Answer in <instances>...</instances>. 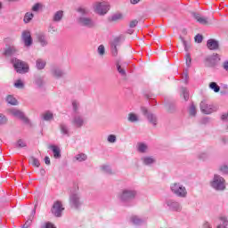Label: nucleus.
<instances>
[{"label": "nucleus", "instance_id": "nucleus-1", "mask_svg": "<svg viewBox=\"0 0 228 228\" xmlns=\"http://www.w3.org/2000/svg\"><path fill=\"white\" fill-rule=\"evenodd\" d=\"M138 191L134 189H123L118 194V199L124 206H131V202L136 199Z\"/></svg>", "mask_w": 228, "mask_h": 228}, {"label": "nucleus", "instance_id": "nucleus-2", "mask_svg": "<svg viewBox=\"0 0 228 228\" xmlns=\"http://www.w3.org/2000/svg\"><path fill=\"white\" fill-rule=\"evenodd\" d=\"M77 12L82 15L77 19V24H79L82 28H87L89 29L95 28V21H94L92 18L85 16L86 13H88V10L84 7H78Z\"/></svg>", "mask_w": 228, "mask_h": 228}, {"label": "nucleus", "instance_id": "nucleus-3", "mask_svg": "<svg viewBox=\"0 0 228 228\" xmlns=\"http://www.w3.org/2000/svg\"><path fill=\"white\" fill-rule=\"evenodd\" d=\"M77 190H79V187H77L75 191H71L69 194V202L71 209H81L83 208V199Z\"/></svg>", "mask_w": 228, "mask_h": 228}, {"label": "nucleus", "instance_id": "nucleus-4", "mask_svg": "<svg viewBox=\"0 0 228 228\" xmlns=\"http://www.w3.org/2000/svg\"><path fill=\"white\" fill-rule=\"evenodd\" d=\"M170 190L173 195L179 199H186L188 197V191L186 187L181 183H174L170 185Z\"/></svg>", "mask_w": 228, "mask_h": 228}, {"label": "nucleus", "instance_id": "nucleus-5", "mask_svg": "<svg viewBox=\"0 0 228 228\" xmlns=\"http://www.w3.org/2000/svg\"><path fill=\"white\" fill-rule=\"evenodd\" d=\"M210 186L216 191H224L227 187L225 179L219 175H214L212 181H210Z\"/></svg>", "mask_w": 228, "mask_h": 228}, {"label": "nucleus", "instance_id": "nucleus-6", "mask_svg": "<svg viewBox=\"0 0 228 228\" xmlns=\"http://www.w3.org/2000/svg\"><path fill=\"white\" fill-rule=\"evenodd\" d=\"M95 13L98 15H106L110 12V3L108 2H95L93 5Z\"/></svg>", "mask_w": 228, "mask_h": 228}, {"label": "nucleus", "instance_id": "nucleus-7", "mask_svg": "<svg viewBox=\"0 0 228 228\" xmlns=\"http://www.w3.org/2000/svg\"><path fill=\"white\" fill-rule=\"evenodd\" d=\"M12 63L16 72H19L20 74H26V72H28L29 69V67H28V64H26V62L18 59L12 60Z\"/></svg>", "mask_w": 228, "mask_h": 228}, {"label": "nucleus", "instance_id": "nucleus-8", "mask_svg": "<svg viewBox=\"0 0 228 228\" xmlns=\"http://www.w3.org/2000/svg\"><path fill=\"white\" fill-rule=\"evenodd\" d=\"M141 110L142 115L146 117L148 122L151 124V126H158V116H156V114L149 111V110H147L145 107H142Z\"/></svg>", "mask_w": 228, "mask_h": 228}, {"label": "nucleus", "instance_id": "nucleus-9", "mask_svg": "<svg viewBox=\"0 0 228 228\" xmlns=\"http://www.w3.org/2000/svg\"><path fill=\"white\" fill-rule=\"evenodd\" d=\"M149 217L147 216L132 215L129 218L130 224L134 225H145Z\"/></svg>", "mask_w": 228, "mask_h": 228}, {"label": "nucleus", "instance_id": "nucleus-10", "mask_svg": "<svg viewBox=\"0 0 228 228\" xmlns=\"http://www.w3.org/2000/svg\"><path fill=\"white\" fill-rule=\"evenodd\" d=\"M165 205L169 209V211H175L177 213L181 212L183 210V207L181 206V203L175 200H167L165 202Z\"/></svg>", "mask_w": 228, "mask_h": 228}, {"label": "nucleus", "instance_id": "nucleus-11", "mask_svg": "<svg viewBox=\"0 0 228 228\" xmlns=\"http://www.w3.org/2000/svg\"><path fill=\"white\" fill-rule=\"evenodd\" d=\"M200 111L205 115H211V113H215L216 111V107L213 104H209L207 101H202L200 105Z\"/></svg>", "mask_w": 228, "mask_h": 228}, {"label": "nucleus", "instance_id": "nucleus-12", "mask_svg": "<svg viewBox=\"0 0 228 228\" xmlns=\"http://www.w3.org/2000/svg\"><path fill=\"white\" fill-rule=\"evenodd\" d=\"M63 211H65V208H63V204H61V201L60 200L55 201L52 207L53 216H56L57 218H61Z\"/></svg>", "mask_w": 228, "mask_h": 228}, {"label": "nucleus", "instance_id": "nucleus-13", "mask_svg": "<svg viewBox=\"0 0 228 228\" xmlns=\"http://www.w3.org/2000/svg\"><path fill=\"white\" fill-rule=\"evenodd\" d=\"M220 60V55L218 53H213L212 55L206 57L205 63L207 67H215Z\"/></svg>", "mask_w": 228, "mask_h": 228}, {"label": "nucleus", "instance_id": "nucleus-14", "mask_svg": "<svg viewBox=\"0 0 228 228\" xmlns=\"http://www.w3.org/2000/svg\"><path fill=\"white\" fill-rule=\"evenodd\" d=\"M37 40L41 47H47L49 45V40L45 32H38L36 34Z\"/></svg>", "mask_w": 228, "mask_h": 228}, {"label": "nucleus", "instance_id": "nucleus-15", "mask_svg": "<svg viewBox=\"0 0 228 228\" xmlns=\"http://www.w3.org/2000/svg\"><path fill=\"white\" fill-rule=\"evenodd\" d=\"M71 124L74 127L81 128L85 126V118L79 114H74L71 119Z\"/></svg>", "mask_w": 228, "mask_h": 228}, {"label": "nucleus", "instance_id": "nucleus-16", "mask_svg": "<svg viewBox=\"0 0 228 228\" xmlns=\"http://www.w3.org/2000/svg\"><path fill=\"white\" fill-rule=\"evenodd\" d=\"M21 39L25 47H29L33 45V38L31 37V32L25 30L21 34Z\"/></svg>", "mask_w": 228, "mask_h": 228}, {"label": "nucleus", "instance_id": "nucleus-17", "mask_svg": "<svg viewBox=\"0 0 228 228\" xmlns=\"http://www.w3.org/2000/svg\"><path fill=\"white\" fill-rule=\"evenodd\" d=\"M11 113L12 115H13V117H16L17 118H20V120L25 122V124H29V119L26 118V115H24V112L19 110H12Z\"/></svg>", "mask_w": 228, "mask_h": 228}, {"label": "nucleus", "instance_id": "nucleus-18", "mask_svg": "<svg viewBox=\"0 0 228 228\" xmlns=\"http://www.w3.org/2000/svg\"><path fill=\"white\" fill-rule=\"evenodd\" d=\"M207 47L209 51H218L220 49V43L216 39H208L207 41Z\"/></svg>", "mask_w": 228, "mask_h": 228}, {"label": "nucleus", "instance_id": "nucleus-19", "mask_svg": "<svg viewBox=\"0 0 228 228\" xmlns=\"http://www.w3.org/2000/svg\"><path fill=\"white\" fill-rule=\"evenodd\" d=\"M51 72L53 77H56L57 79H60V77H63V76H65V71L59 67L52 68Z\"/></svg>", "mask_w": 228, "mask_h": 228}, {"label": "nucleus", "instance_id": "nucleus-20", "mask_svg": "<svg viewBox=\"0 0 228 228\" xmlns=\"http://www.w3.org/2000/svg\"><path fill=\"white\" fill-rule=\"evenodd\" d=\"M143 165L146 167H151V165H154L156 163V158L152 156H144L141 159Z\"/></svg>", "mask_w": 228, "mask_h": 228}, {"label": "nucleus", "instance_id": "nucleus-21", "mask_svg": "<svg viewBox=\"0 0 228 228\" xmlns=\"http://www.w3.org/2000/svg\"><path fill=\"white\" fill-rule=\"evenodd\" d=\"M60 131L64 136H70V128L65 123L60 124Z\"/></svg>", "mask_w": 228, "mask_h": 228}, {"label": "nucleus", "instance_id": "nucleus-22", "mask_svg": "<svg viewBox=\"0 0 228 228\" xmlns=\"http://www.w3.org/2000/svg\"><path fill=\"white\" fill-rule=\"evenodd\" d=\"M192 15H193L194 19L197 20V22H199L200 24H203V25L208 24V18L201 16L200 14H199L197 12H193Z\"/></svg>", "mask_w": 228, "mask_h": 228}, {"label": "nucleus", "instance_id": "nucleus-23", "mask_svg": "<svg viewBox=\"0 0 228 228\" xmlns=\"http://www.w3.org/2000/svg\"><path fill=\"white\" fill-rule=\"evenodd\" d=\"M49 149H51V151H53V158L55 159H60V158H61V151H60L58 146H56V145H50Z\"/></svg>", "mask_w": 228, "mask_h": 228}, {"label": "nucleus", "instance_id": "nucleus-24", "mask_svg": "<svg viewBox=\"0 0 228 228\" xmlns=\"http://www.w3.org/2000/svg\"><path fill=\"white\" fill-rule=\"evenodd\" d=\"M45 65H47V62L44 59H37L36 61V69L37 70H44L45 69Z\"/></svg>", "mask_w": 228, "mask_h": 228}, {"label": "nucleus", "instance_id": "nucleus-25", "mask_svg": "<svg viewBox=\"0 0 228 228\" xmlns=\"http://www.w3.org/2000/svg\"><path fill=\"white\" fill-rule=\"evenodd\" d=\"M63 19V11L60 10L54 12L52 20L53 22H61Z\"/></svg>", "mask_w": 228, "mask_h": 228}, {"label": "nucleus", "instance_id": "nucleus-26", "mask_svg": "<svg viewBox=\"0 0 228 228\" xmlns=\"http://www.w3.org/2000/svg\"><path fill=\"white\" fill-rule=\"evenodd\" d=\"M137 151L141 154H145V152H148L149 151V146L146 143L139 142L137 144Z\"/></svg>", "mask_w": 228, "mask_h": 228}, {"label": "nucleus", "instance_id": "nucleus-27", "mask_svg": "<svg viewBox=\"0 0 228 228\" xmlns=\"http://www.w3.org/2000/svg\"><path fill=\"white\" fill-rule=\"evenodd\" d=\"M19 51L15 46H9L7 49L4 51V55L5 56H13V54H17Z\"/></svg>", "mask_w": 228, "mask_h": 228}, {"label": "nucleus", "instance_id": "nucleus-28", "mask_svg": "<svg viewBox=\"0 0 228 228\" xmlns=\"http://www.w3.org/2000/svg\"><path fill=\"white\" fill-rule=\"evenodd\" d=\"M74 159L76 161H78V163H83V161H86L88 159V156L85 153H78Z\"/></svg>", "mask_w": 228, "mask_h": 228}, {"label": "nucleus", "instance_id": "nucleus-29", "mask_svg": "<svg viewBox=\"0 0 228 228\" xmlns=\"http://www.w3.org/2000/svg\"><path fill=\"white\" fill-rule=\"evenodd\" d=\"M220 224L217 225V228H228V220L225 216L219 217Z\"/></svg>", "mask_w": 228, "mask_h": 228}, {"label": "nucleus", "instance_id": "nucleus-30", "mask_svg": "<svg viewBox=\"0 0 228 228\" xmlns=\"http://www.w3.org/2000/svg\"><path fill=\"white\" fill-rule=\"evenodd\" d=\"M208 88H210V90H213V92H215V94H218V92H220V86H218V84H216V82L209 83Z\"/></svg>", "mask_w": 228, "mask_h": 228}, {"label": "nucleus", "instance_id": "nucleus-31", "mask_svg": "<svg viewBox=\"0 0 228 228\" xmlns=\"http://www.w3.org/2000/svg\"><path fill=\"white\" fill-rule=\"evenodd\" d=\"M79 108H80L79 102L76 100L72 101V109L75 115H79Z\"/></svg>", "mask_w": 228, "mask_h": 228}, {"label": "nucleus", "instance_id": "nucleus-32", "mask_svg": "<svg viewBox=\"0 0 228 228\" xmlns=\"http://www.w3.org/2000/svg\"><path fill=\"white\" fill-rule=\"evenodd\" d=\"M54 118V115L51 111H46L43 114V119L49 122Z\"/></svg>", "mask_w": 228, "mask_h": 228}, {"label": "nucleus", "instance_id": "nucleus-33", "mask_svg": "<svg viewBox=\"0 0 228 228\" xmlns=\"http://www.w3.org/2000/svg\"><path fill=\"white\" fill-rule=\"evenodd\" d=\"M6 102L8 104H11L12 106H17V104H18L17 99H15V97H13V95H8L6 97Z\"/></svg>", "mask_w": 228, "mask_h": 228}, {"label": "nucleus", "instance_id": "nucleus-34", "mask_svg": "<svg viewBox=\"0 0 228 228\" xmlns=\"http://www.w3.org/2000/svg\"><path fill=\"white\" fill-rule=\"evenodd\" d=\"M33 17H35V14H33V12H26L23 19L25 24H28V22H31V20H33Z\"/></svg>", "mask_w": 228, "mask_h": 228}, {"label": "nucleus", "instance_id": "nucleus-35", "mask_svg": "<svg viewBox=\"0 0 228 228\" xmlns=\"http://www.w3.org/2000/svg\"><path fill=\"white\" fill-rule=\"evenodd\" d=\"M209 158V153L207 151H202L198 154V159H200L201 161H206Z\"/></svg>", "mask_w": 228, "mask_h": 228}, {"label": "nucleus", "instance_id": "nucleus-36", "mask_svg": "<svg viewBox=\"0 0 228 228\" xmlns=\"http://www.w3.org/2000/svg\"><path fill=\"white\" fill-rule=\"evenodd\" d=\"M29 163H31V165L33 167H36L37 168H38V167H40V160H38V159H37L35 157L29 158Z\"/></svg>", "mask_w": 228, "mask_h": 228}, {"label": "nucleus", "instance_id": "nucleus-37", "mask_svg": "<svg viewBox=\"0 0 228 228\" xmlns=\"http://www.w3.org/2000/svg\"><path fill=\"white\" fill-rule=\"evenodd\" d=\"M189 114L191 115V117H195L197 115V107H195V104H191L189 108Z\"/></svg>", "mask_w": 228, "mask_h": 228}, {"label": "nucleus", "instance_id": "nucleus-38", "mask_svg": "<svg viewBox=\"0 0 228 228\" xmlns=\"http://www.w3.org/2000/svg\"><path fill=\"white\" fill-rule=\"evenodd\" d=\"M128 122H138V116L133 112L128 114Z\"/></svg>", "mask_w": 228, "mask_h": 228}, {"label": "nucleus", "instance_id": "nucleus-39", "mask_svg": "<svg viewBox=\"0 0 228 228\" xmlns=\"http://www.w3.org/2000/svg\"><path fill=\"white\" fill-rule=\"evenodd\" d=\"M181 92L184 101H188L190 99V94L188 93V89H186V87H182Z\"/></svg>", "mask_w": 228, "mask_h": 228}, {"label": "nucleus", "instance_id": "nucleus-40", "mask_svg": "<svg viewBox=\"0 0 228 228\" xmlns=\"http://www.w3.org/2000/svg\"><path fill=\"white\" fill-rule=\"evenodd\" d=\"M102 170L105 174H109V175L113 174V171L111 170V167H110V166H108V165H103V166H102Z\"/></svg>", "mask_w": 228, "mask_h": 228}, {"label": "nucleus", "instance_id": "nucleus-41", "mask_svg": "<svg viewBox=\"0 0 228 228\" xmlns=\"http://www.w3.org/2000/svg\"><path fill=\"white\" fill-rule=\"evenodd\" d=\"M14 87L18 88L19 90H22V88H24V82H22L20 79L16 80L14 83Z\"/></svg>", "mask_w": 228, "mask_h": 228}, {"label": "nucleus", "instance_id": "nucleus-42", "mask_svg": "<svg viewBox=\"0 0 228 228\" xmlns=\"http://www.w3.org/2000/svg\"><path fill=\"white\" fill-rule=\"evenodd\" d=\"M15 147L17 149H24V147H26V142L24 141H22V139H20L15 143Z\"/></svg>", "mask_w": 228, "mask_h": 228}, {"label": "nucleus", "instance_id": "nucleus-43", "mask_svg": "<svg viewBox=\"0 0 228 228\" xmlns=\"http://www.w3.org/2000/svg\"><path fill=\"white\" fill-rule=\"evenodd\" d=\"M118 72L120 74V76L126 77V69L124 68H122V66L120 64H117L116 65Z\"/></svg>", "mask_w": 228, "mask_h": 228}, {"label": "nucleus", "instance_id": "nucleus-44", "mask_svg": "<svg viewBox=\"0 0 228 228\" xmlns=\"http://www.w3.org/2000/svg\"><path fill=\"white\" fill-rule=\"evenodd\" d=\"M5 124H8V118L4 114L0 113V126H5Z\"/></svg>", "mask_w": 228, "mask_h": 228}, {"label": "nucleus", "instance_id": "nucleus-45", "mask_svg": "<svg viewBox=\"0 0 228 228\" xmlns=\"http://www.w3.org/2000/svg\"><path fill=\"white\" fill-rule=\"evenodd\" d=\"M107 142L109 143H116L117 142V135L109 134L108 137H107Z\"/></svg>", "mask_w": 228, "mask_h": 228}, {"label": "nucleus", "instance_id": "nucleus-46", "mask_svg": "<svg viewBox=\"0 0 228 228\" xmlns=\"http://www.w3.org/2000/svg\"><path fill=\"white\" fill-rule=\"evenodd\" d=\"M97 51L100 56H104V54L106 53V48L104 47V45H99Z\"/></svg>", "mask_w": 228, "mask_h": 228}, {"label": "nucleus", "instance_id": "nucleus-47", "mask_svg": "<svg viewBox=\"0 0 228 228\" xmlns=\"http://www.w3.org/2000/svg\"><path fill=\"white\" fill-rule=\"evenodd\" d=\"M43 7L44 5L42 4L37 3L32 6V12H38L42 10Z\"/></svg>", "mask_w": 228, "mask_h": 228}, {"label": "nucleus", "instance_id": "nucleus-48", "mask_svg": "<svg viewBox=\"0 0 228 228\" xmlns=\"http://www.w3.org/2000/svg\"><path fill=\"white\" fill-rule=\"evenodd\" d=\"M120 37H115L113 42L111 43V45L114 47H118V45H120Z\"/></svg>", "mask_w": 228, "mask_h": 228}, {"label": "nucleus", "instance_id": "nucleus-49", "mask_svg": "<svg viewBox=\"0 0 228 228\" xmlns=\"http://www.w3.org/2000/svg\"><path fill=\"white\" fill-rule=\"evenodd\" d=\"M56 31H58V29H56V27H54V25L50 24L48 27V33H51V35H53V33H56Z\"/></svg>", "mask_w": 228, "mask_h": 228}, {"label": "nucleus", "instance_id": "nucleus-50", "mask_svg": "<svg viewBox=\"0 0 228 228\" xmlns=\"http://www.w3.org/2000/svg\"><path fill=\"white\" fill-rule=\"evenodd\" d=\"M203 39L204 37L200 34L196 35V37H194V40L195 42H197V44H202Z\"/></svg>", "mask_w": 228, "mask_h": 228}, {"label": "nucleus", "instance_id": "nucleus-51", "mask_svg": "<svg viewBox=\"0 0 228 228\" xmlns=\"http://www.w3.org/2000/svg\"><path fill=\"white\" fill-rule=\"evenodd\" d=\"M220 172L223 174H228V164L227 165H223L219 168Z\"/></svg>", "mask_w": 228, "mask_h": 228}, {"label": "nucleus", "instance_id": "nucleus-52", "mask_svg": "<svg viewBox=\"0 0 228 228\" xmlns=\"http://www.w3.org/2000/svg\"><path fill=\"white\" fill-rule=\"evenodd\" d=\"M41 228H56V227L52 223L47 222V223H44Z\"/></svg>", "mask_w": 228, "mask_h": 228}, {"label": "nucleus", "instance_id": "nucleus-53", "mask_svg": "<svg viewBox=\"0 0 228 228\" xmlns=\"http://www.w3.org/2000/svg\"><path fill=\"white\" fill-rule=\"evenodd\" d=\"M33 223V219L29 217L28 220L26 221V223L22 225V228H28L31 227V224Z\"/></svg>", "mask_w": 228, "mask_h": 228}, {"label": "nucleus", "instance_id": "nucleus-54", "mask_svg": "<svg viewBox=\"0 0 228 228\" xmlns=\"http://www.w3.org/2000/svg\"><path fill=\"white\" fill-rule=\"evenodd\" d=\"M185 61H186L187 67H190V65H191V57L190 56V53H187L185 55Z\"/></svg>", "mask_w": 228, "mask_h": 228}, {"label": "nucleus", "instance_id": "nucleus-55", "mask_svg": "<svg viewBox=\"0 0 228 228\" xmlns=\"http://www.w3.org/2000/svg\"><path fill=\"white\" fill-rule=\"evenodd\" d=\"M111 54L112 56H117L118 54V50H117V46L111 45Z\"/></svg>", "mask_w": 228, "mask_h": 228}, {"label": "nucleus", "instance_id": "nucleus-56", "mask_svg": "<svg viewBox=\"0 0 228 228\" xmlns=\"http://www.w3.org/2000/svg\"><path fill=\"white\" fill-rule=\"evenodd\" d=\"M120 19H122V14L121 13L114 14L112 16V20H120Z\"/></svg>", "mask_w": 228, "mask_h": 228}, {"label": "nucleus", "instance_id": "nucleus-57", "mask_svg": "<svg viewBox=\"0 0 228 228\" xmlns=\"http://www.w3.org/2000/svg\"><path fill=\"white\" fill-rule=\"evenodd\" d=\"M130 28H136V26H138V20H134L130 22L129 24Z\"/></svg>", "mask_w": 228, "mask_h": 228}, {"label": "nucleus", "instance_id": "nucleus-58", "mask_svg": "<svg viewBox=\"0 0 228 228\" xmlns=\"http://www.w3.org/2000/svg\"><path fill=\"white\" fill-rule=\"evenodd\" d=\"M36 85H37V86H44V81L42 80V78H37L36 80Z\"/></svg>", "mask_w": 228, "mask_h": 228}, {"label": "nucleus", "instance_id": "nucleus-59", "mask_svg": "<svg viewBox=\"0 0 228 228\" xmlns=\"http://www.w3.org/2000/svg\"><path fill=\"white\" fill-rule=\"evenodd\" d=\"M183 45L184 46L185 51H188V42H186V40H184V38L181 37Z\"/></svg>", "mask_w": 228, "mask_h": 228}, {"label": "nucleus", "instance_id": "nucleus-60", "mask_svg": "<svg viewBox=\"0 0 228 228\" xmlns=\"http://www.w3.org/2000/svg\"><path fill=\"white\" fill-rule=\"evenodd\" d=\"M45 165H51V159L48 156L45 157Z\"/></svg>", "mask_w": 228, "mask_h": 228}, {"label": "nucleus", "instance_id": "nucleus-61", "mask_svg": "<svg viewBox=\"0 0 228 228\" xmlns=\"http://www.w3.org/2000/svg\"><path fill=\"white\" fill-rule=\"evenodd\" d=\"M36 213H37V209L34 208V209L32 210V212H31V215H30L29 218H31V219L33 220V218H35Z\"/></svg>", "mask_w": 228, "mask_h": 228}, {"label": "nucleus", "instance_id": "nucleus-62", "mask_svg": "<svg viewBox=\"0 0 228 228\" xmlns=\"http://www.w3.org/2000/svg\"><path fill=\"white\" fill-rule=\"evenodd\" d=\"M222 120H228V112L221 116Z\"/></svg>", "mask_w": 228, "mask_h": 228}, {"label": "nucleus", "instance_id": "nucleus-63", "mask_svg": "<svg viewBox=\"0 0 228 228\" xmlns=\"http://www.w3.org/2000/svg\"><path fill=\"white\" fill-rule=\"evenodd\" d=\"M203 228H212L211 224L208 222H205L203 224Z\"/></svg>", "mask_w": 228, "mask_h": 228}, {"label": "nucleus", "instance_id": "nucleus-64", "mask_svg": "<svg viewBox=\"0 0 228 228\" xmlns=\"http://www.w3.org/2000/svg\"><path fill=\"white\" fill-rule=\"evenodd\" d=\"M140 0H130L131 4H138Z\"/></svg>", "mask_w": 228, "mask_h": 228}]
</instances>
